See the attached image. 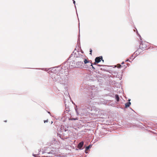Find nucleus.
Returning <instances> with one entry per match:
<instances>
[{
    "label": "nucleus",
    "mask_w": 157,
    "mask_h": 157,
    "mask_svg": "<svg viewBox=\"0 0 157 157\" xmlns=\"http://www.w3.org/2000/svg\"><path fill=\"white\" fill-rule=\"evenodd\" d=\"M52 71L51 77L54 82L59 83L64 88L67 90V89L69 73L67 71L66 73H61L59 71L60 67H58L49 68Z\"/></svg>",
    "instance_id": "obj_1"
},
{
    "label": "nucleus",
    "mask_w": 157,
    "mask_h": 157,
    "mask_svg": "<svg viewBox=\"0 0 157 157\" xmlns=\"http://www.w3.org/2000/svg\"><path fill=\"white\" fill-rule=\"evenodd\" d=\"M52 71L51 77L54 82L59 83L64 88L67 90V89L69 73L67 71L66 73H61L59 71L60 67H58L49 68Z\"/></svg>",
    "instance_id": "obj_2"
},
{
    "label": "nucleus",
    "mask_w": 157,
    "mask_h": 157,
    "mask_svg": "<svg viewBox=\"0 0 157 157\" xmlns=\"http://www.w3.org/2000/svg\"><path fill=\"white\" fill-rule=\"evenodd\" d=\"M94 97L93 92L91 93L90 95L88 96L87 99L85 100L84 105L83 107L78 109L75 108V110L78 115L81 116L86 115L90 111L92 110L91 105L92 104V100Z\"/></svg>",
    "instance_id": "obj_3"
},
{
    "label": "nucleus",
    "mask_w": 157,
    "mask_h": 157,
    "mask_svg": "<svg viewBox=\"0 0 157 157\" xmlns=\"http://www.w3.org/2000/svg\"><path fill=\"white\" fill-rule=\"evenodd\" d=\"M72 59V61H70L69 62V66L68 67L67 65L68 63V61H66L64 62L63 65L62 67V68H63V67H64L65 68H66L65 69H66V68L68 69V67H69L70 68H72L73 67H76V61L75 60H74V59Z\"/></svg>",
    "instance_id": "obj_4"
},
{
    "label": "nucleus",
    "mask_w": 157,
    "mask_h": 157,
    "mask_svg": "<svg viewBox=\"0 0 157 157\" xmlns=\"http://www.w3.org/2000/svg\"><path fill=\"white\" fill-rule=\"evenodd\" d=\"M58 151V148H56L55 150H51V151L48 152L46 151L44 152V153H45V155L49 157H55Z\"/></svg>",
    "instance_id": "obj_5"
},
{
    "label": "nucleus",
    "mask_w": 157,
    "mask_h": 157,
    "mask_svg": "<svg viewBox=\"0 0 157 157\" xmlns=\"http://www.w3.org/2000/svg\"><path fill=\"white\" fill-rule=\"evenodd\" d=\"M81 55V54H79L78 51H76L75 52L74 51L68 59H74V60H75L76 59H77V58H78V57H80V55Z\"/></svg>",
    "instance_id": "obj_6"
},
{
    "label": "nucleus",
    "mask_w": 157,
    "mask_h": 157,
    "mask_svg": "<svg viewBox=\"0 0 157 157\" xmlns=\"http://www.w3.org/2000/svg\"><path fill=\"white\" fill-rule=\"evenodd\" d=\"M102 111L99 110L98 112H96L95 113H90V115L92 116L93 117H98L102 114Z\"/></svg>",
    "instance_id": "obj_7"
},
{
    "label": "nucleus",
    "mask_w": 157,
    "mask_h": 157,
    "mask_svg": "<svg viewBox=\"0 0 157 157\" xmlns=\"http://www.w3.org/2000/svg\"><path fill=\"white\" fill-rule=\"evenodd\" d=\"M140 47L142 49L144 50H145L147 48V45L146 43H143V41H141L140 44Z\"/></svg>",
    "instance_id": "obj_8"
},
{
    "label": "nucleus",
    "mask_w": 157,
    "mask_h": 157,
    "mask_svg": "<svg viewBox=\"0 0 157 157\" xmlns=\"http://www.w3.org/2000/svg\"><path fill=\"white\" fill-rule=\"evenodd\" d=\"M101 60L104 62L102 56L97 57L95 59V61L96 62V63H99Z\"/></svg>",
    "instance_id": "obj_9"
},
{
    "label": "nucleus",
    "mask_w": 157,
    "mask_h": 157,
    "mask_svg": "<svg viewBox=\"0 0 157 157\" xmlns=\"http://www.w3.org/2000/svg\"><path fill=\"white\" fill-rule=\"evenodd\" d=\"M85 57V56L83 55H80V56L79 57H78V58H77V59H76L75 61H81L83 62L84 59V58Z\"/></svg>",
    "instance_id": "obj_10"
},
{
    "label": "nucleus",
    "mask_w": 157,
    "mask_h": 157,
    "mask_svg": "<svg viewBox=\"0 0 157 157\" xmlns=\"http://www.w3.org/2000/svg\"><path fill=\"white\" fill-rule=\"evenodd\" d=\"M76 67H81L82 66L83 64V62L81 61H76Z\"/></svg>",
    "instance_id": "obj_11"
},
{
    "label": "nucleus",
    "mask_w": 157,
    "mask_h": 157,
    "mask_svg": "<svg viewBox=\"0 0 157 157\" xmlns=\"http://www.w3.org/2000/svg\"><path fill=\"white\" fill-rule=\"evenodd\" d=\"M144 50L142 49V48H140L137 49V51L135 52L136 53V54L137 55H139L140 53L141 52H142L144 51Z\"/></svg>",
    "instance_id": "obj_12"
},
{
    "label": "nucleus",
    "mask_w": 157,
    "mask_h": 157,
    "mask_svg": "<svg viewBox=\"0 0 157 157\" xmlns=\"http://www.w3.org/2000/svg\"><path fill=\"white\" fill-rule=\"evenodd\" d=\"M84 144V142L83 141H81L79 143L78 145V148L80 150L82 149V147L83 146Z\"/></svg>",
    "instance_id": "obj_13"
},
{
    "label": "nucleus",
    "mask_w": 157,
    "mask_h": 157,
    "mask_svg": "<svg viewBox=\"0 0 157 157\" xmlns=\"http://www.w3.org/2000/svg\"><path fill=\"white\" fill-rule=\"evenodd\" d=\"M91 60H88L87 59H85V58L84 59V60L83 62L85 64H86L87 63H89L90 62H91Z\"/></svg>",
    "instance_id": "obj_14"
},
{
    "label": "nucleus",
    "mask_w": 157,
    "mask_h": 157,
    "mask_svg": "<svg viewBox=\"0 0 157 157\" xmlns=\"http://www.w3.org/2000/svg\"><path fill=\"white\" fill-rule=\"evenodd\" d=\"M131 104V103L130 102H128L126 103L125 104V107L127 108Z\"/></svg>",
    "instance_id": "obj_15"
},
{
    "label": "nucleus",
    "mask_w": 157,
    "mask_h": 157,
    "mask_svg": "<svg viewBox=\"0 0 157 157\" xmlns=\"http://www.w3.org/2000/svg\"><path fill=\"white\" fill-rule=\"evenodd\" d=\"M115 98L117 101H118L119 100V98L118 95L116 94L115 95Z\"/></svg>",
    "instance_id": "obj_16"
},
{
    "label": "nucleus",
    "mask_w": 157,
    "mask_h": 157,
    "mask_svg": "<svg viewBox=\"0 0 157 157\" xmlns=\"http://www.w3.org/2000/svg\"><path fill=\"white\" fill-rule=\"evenodd\" d=\"M91 145H90L88 146H87L86 147V148H85V150H88L90 147H91Z\"/></svg>",
    "instance_id": "obj_17"
},
{
    "label": "nucleus",
    "mask_w": 157,
    "mask_h": 157,
    "mask_svg": "<svg viewBox=\"0 0 157 157\" xmlns=\"http://www.w3.org/2000/svg\"><path fill=\"white\" fill-rule=\"evenodd\" d=\"M38 69H41L42 70H44V71H47L49 70V69H47L45 68H39Z\"/></svg>",
    "instance_id": "obj_18"
},
{
    "label": "nucleus",
    "mask_w": 157,
    "mask_h": 157,
    "mask_svg": "<svg viewBox=\"0 0 157 157\" xmlns=\"http://www.w3.org/2000/svg\"><path fill=\"white\" fill-rule=\"evenodd\" d=\"M90 63L91 64L90 66H92V68L94 69H95V67L93 66L92 63L90 62Z\"/></svg>",
    "instance_id": "obj_19"
},
{
    "label": "nucleus",
    "mask_w": 157,
    "mask_h": 157,
    "mask_svg": "<svg viewBox=\"0 0 157 157\" xmlns=\"http://www.w3.org/2000/svg\"><path fill=\"white\" fill-rule=\"evenodd\" d=\"M92 51V49H90V54L91 55Z\"/></svg>",
    "instance_id": "obj_20"
},
{
    "label": "nucleus",
    "mask_w": 157,
    "mask_h": 157,
    "mask_svg": "<svg viewBox=\"0 0 157 157\" xmlns=\"http://www.w3.org/2000/svg\"><path fill=\"white\" fill-rule=\"evenodd\" d=\"M73 3L75 4V8H76V6H75V1L74 0H73Z\"/></svg>",
    "instance_id": "obj_21"
},
{
    "label": "nucleus",
    "mask_w": 157,
    "mask_h": 157,
    "mask_svg": "<svg viewBox=\"0 0 157 157\" xmlns=\"http://www.w3.org/2000/svg\"><path fill=\"white\" fill-rule=\"evenodd\" d=\"M48 120H46L44 121V123H45L46 122H48Z\"/></svg>",
    "instance_id": "obj_22"
},
{
    "label": "nucleus",
    "mask_w": 157,
    "mask_h": 157,
    "mask_svg": "<svg viewBox=\"0 0 157 157\" xmlns=\"http://www.w3.org/2000/svg\"><path fill=\"white\" fill-rule=\"evenodd\" d=\"M128 61H129V62H130V61L128 59L126 60L125 61V62H128Z\"/></svg>",
    "instance_id": "obj_23"
},
{
    "label": "nucleus",
    "mask_w": 157,
    "mask_h": 157,
    "mask_svg": "<svg viewBox=\"0 0 157 157\" xmlns=\"http://www.w3.org/2000/svg\"><path fill=\"white\" fill-rule=\"evenodd\" d=\"M97 65L98 66H99V67H101V66H103L102 65H100V64H98Z\"/></svg>",
    "instance_id": "obj_24"
},
{
    "label": "nucleus",
    "mask_w": 157,
    "mask_h": 157,
    "mask_svg": "<svg viewBox=\"0 0 157 157\" xmlns=\"http://www.w3.org/2000/svg\"><path fill=\"white\" fill-rule=\"evenodd\" d=\"M33 155L35 157H36V154H33Z\"/></svg>",
    "instance_id": "obj_25"
},
{
    "label": "nucleus",
    "mask_w": 157,
    "mask_h": 157,
    "mask_svg": "<svg viewBox=\"0 0 157 157\" xmlns=\"http://www.w3.org/2000/svg\"><path fill=\"white\" fill-rule=\"evenodd\" d=\"M71 120H77L76 119H75V118H73L72 119H71Z\"/></svg>",
    "instance_id": "obj_26"
},
{
    "label": "nucleus",
    "mask_w": 157,
    "mask_h": 157,
    "mask_svg": "<svg viewBox=\"0 0 157 157\" xmlns=\"http://www.w3.org/2000/svg\"><path fill=\"white\" fill-rule=\"evenodd\" d=\"M96 63V62L93 64V65H96V63Z\"/></svg>",
    "instance_id": "obj_27"
},
{
    "label": "nucleus",
    "mask_w": 157,
    "mask_h": 157,
    "mask_svg": "<svg viewBox=\"0 0 157 157\" xmlns=\"http://www.w3.org/2000/svg\"><path fill=\"white\" fill-rule=\"evenodd\" d=\"M66 94L67 95H69V93H68V92H67Z\"/></svg>",
    "instance_id": "obj_28"
},
{
    "label": "nucleus",
    "mask_w": 157,
    "mask_h": 157,
    "mask_svg": "<svg viewBox=\"0 0 157 157\" xmlns=\"http://www.w3.org/2000/svg\"><path fill=\"white\" fill-rule=\"evenodd\" d=\"M124 63V62H123L122 63H121V64H123Z\"/></svg>",
    "instance_id": "obj_29"
},
{
    "label": "nucleus",
    "mask_w": 157,
    "mask_h": 157,
    "mask_svg": "<svg viewBox=\"0 0 157 157\" xmlns=\"http://www.w3.org/2000/svg\"><path fill=\"white\" fill-rule=\"evenodd\" d=\"M48 113H49V114H50V112H48Z\"/></svg>",
    "instance_id": "obj_30"
},
{
    "label": "nucleus",
    "mask_w": 157,
    "mask_h": 157,
    "mask_svg": "<svg viewBox=\"0 0 157 157\" xmlns=\"http://www.w3.org/2000/svg\"><path fill=\"white\" fill-rule=\"evenodd\" d=\"M79 41V39H78V42Z\"/></svg>",
    "instance_id": "obj_31"
},
{
    "label": "nucleus",
    "mask_w": 157,
    "mask_h": 157,
    "mask_svg": "<svg viewBox=\"0 0 157 157\" xmlns=\"http://www.w3.org/2000/svg\"><path fill=\"white\" fill-rule=\"evenodd\" d=\"M130 101V99H129L128 101Z\"/></svg>",
    "instance_id": "obj_32"
},
{
    "label": "nucleus",
    "mask_w": 157,
    "mask_h": 157,
    "mask_svg": "<svg viewBox=\"0 0 157 157\" xmlns=\"http://www.w3.org/2000/svg\"><path fill=\"white\" fill-rule=\"evenodd\" d=\"M131 58H132V57H130V59H131Z\"/></svg>",
    "instance_id": "obj_33"
},
{
    "label": "nucleus",
    "mask_w": 157,
    "mask_h": 157,
    "mask_svg": "<svg viewBox=\"0 0 157 157\" xmlns=\"http://www.w3.org/2000/svg\"><path fill=\"white\" fill-rule=\"evenodd\" d=\"M131 58H132V57H130V59H131Z\"/></svg>",
    "instance_id": "obj_34"
},
{
    "label": "nucleus",
    "mask_w": 157,
    "mask_h": 157,
    "mask_svg": "<svg viewBox=\"0 0 157 157\" xmlns=\"http://www.w3.org/2000/svg\"><path fill=\"white\" fill-rule=\"evenodd\" d=\"M6 121H5V122H6Z\"/></svg>",
    "instance_id": "obj_35"
},
{
    "label": "nucleus",
    "mask_w": 157,
    "mask_h": 157,
    "mask_svg": "<svg viewBox=\"0 0 157 157\" xmlns=\"http://www.w3.org/2000/svg\"><path fill=\"white\" fill-rule=\"evenodd\" d=\"M120 67H121V65H120Z\"/></svg>",
    "instance_id": "obj_36"
},
{
    "label": "nucleus",
    "mask_w": 157,
    "mask_h": 157,
    "mask_svg": "<svg viewBox=\"0 0 157 157\" xmlns=\"http://www.w3.org/2000/svg\"><path fill=\"white\" fill-rule=\"evenodd\" d=\"M140 38L141 37L140 36Z\"/></svg>",
    "instance_id": "obj_37"
}]
</instances>
